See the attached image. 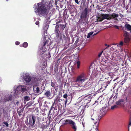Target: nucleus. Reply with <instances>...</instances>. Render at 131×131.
<instances>
[{"mask_svg": "<svg viewBox=\"0 0 131 131\" xmlns=\"http://www.w3.org/2000/svg\"><path fill=\"white\" fill-rule=\"evenodd\" d=\"M35 12L36 14L40 17L45 16L49 13L52 8V4L49 1H43L37 5H34Z\"/></svg>", "mask_w": 131, "mask_h": 131, "instance_id": "nucleus-1", "label": "nucleus"}, {"mask_svg": "<svg viewBox=\"0 0 131 131\" xmlns=\"http://www.w3.org/2000/svg\"><path fill=\"white\" fill-rule=\"evenodd\" d=\"M86 79L84 74L82 73L77 77L76 79L73 81L74 84L77 86H81L82 83Z\"/></svg>", "mask_w": 131, "mask_h": 131, "instance_id": "nucleus-2", "label": "nucleus"}, {"mask_svg": "<svg viewBox=\"0 0 131 131\" xmlns=\"http://www.w3.org/2000/svg\"><path fill=\"white\" fill-rule=\"evenodd\" d=\"M107 112V111L105 107H103L100 111V114L98 116V119L94 123V124H95L96 127V129L97 130H98V127L99 123L100 121L104 116L106 114Z\"/></svg>", "mask_w": 131, "mask_h": 131, "instance_id": "nucleus-3", "label": "nucleus"}, {"mask_svg": "<svg viewBox=\"0 0 131 131\" xmlns=\"http://www.w3.org/2000/svg\"><path fill=\"white\" fill-rule=\"evenodd\" d=\"M63 125L70 126L73 131H76L77 130V126L75 123L71 119H68L64 120Z\"/></svg>", "mask_w": 131, "mask_h": 131, "instance_id": "nucleus-4", "label": "nucleus"}, {"mask_svg": "<svg viewBox=\"0 0 131 131\" xmlns=\"http://www.w3.org/2000/svg\"><path fill=\"white\" fill-rule=\"evenodd\" d=\"M63 125L70 126L73 131H76L77 130V126L75 123L71 119H68L64 120Z\"/></svg>", "mask_w": 131, "mask_h": 131, "instance_id": "nucleus-5", "label": "nucleus"}, {"mask_svg": "<svg viewBox=\"0 0 131 131\" xmlns=\"http://www.w3.org/2000/svg\"><path fill=\"white\" fill-rule=\"evenodd\" d=\"M37 116H35L33 115H32L31 116L29 117L28 122V119L27 118V122L26 121V124L27 126L29 127H32L34 126L36 121V119L37 118Z\"/></svg>", "mask_w": 131, "mask_h": 131, "instance_id": "nucleus-6", "label": "nucleus"}, {"mask_svg": "<svg viewBox=\"0 0 131 131\" xmlns=\"http://www.w3.org/2000/svg\"><path fill=\"white\" fill-rule=\"evenodd\" d=\"M61 97H56L54 99V101L53 103L52 104V106L51 108V109L49 111V113H50L51 111L52 110V108L54 107H53L54 104H55L56 105H58V104H60V103L61 102V101H62L63 100V99H61Z\"/></svg>", "mask_w": 131, "mask_h": 131, "instance_id": "nucleus-7", "label": "nucleus"}, {"mask_svg": "<svg viewBox=\"0 0 131 131\" xmlns=\"http://www.w3.org/2000/svg\"><path fill=\"white\" fill-rule=\"evenodd\" d=\"M59 26L57 25L56 26L54 30V34L56 35V36L58 38L59 37H61L62 34V32L61 30H59Z\"/></svg>", "mask_w": 131, "mask_h": 131, "instance_id": "nucleus-8", "label": "nucleus"}, {"mask_svg": "<svg viewBox=\"0 0 131 131\" xmlns=\"http://www.w3.org/2000/svg\"><path fill=\"white\" fill-rule=\"evenodd\" d=\"M88 8H85V9L81 13L80 18H87V17L88 16Z\"/></svg>", "mask_w": 131, "mask_h": 131, "instance_id": "nucleus-9", "label": "nucleus"}, {"mask_svg": "<svg viewBox=\"0 0 131 131\" xmlns=\"http://www.w3.org/2000/svg\"><path fill=\"white\" fill-rule=\"evenodd\" d=\"M24 80L26 83H28L31 80L30 76L27 74H25L23 76Z\"/></svg>", "mask_w": 131, "mask_h": 131, "instance_id": "nucleus-10", "label": "nucleus"}, {"mask_svg": "<svg viewBox=\"0 0 131 131\" xmlns=\"http://www.w3.org/2000/svg\"><path fill=\"white\" fill-rule=\"evenodd\" d=\"M16 89L18 91H20L22 92H25L27 90L26 89V86L23 85L18 86Z\"/></svg>", "mask_w": 131, "mask_h": 131, "instance_id": "nucleus-11", "label": "nucleus"}, {"mask_svg": "<svg viewBox=\"0 0 131 131\" xmlns=\"http://www.w3.org/2000/svg\"><path fill=\"white\" fill-rule=\"evenodd\" d=\"M41 120V118L39 117L38 116L37 117V120L38 121V126L40 127L43 129H44L46 128L48 126L47 125H41L40 124V121Z\"/></svg>", "mask_w": 131, "mask_h": 131, "instance_id": "nucleus-12", "label": "nucleus"}, {"mask_svg": "<svg viewBox=\"0 0 131 131\" xmlns=\"http://www.w3.org/2000/svg\"><path fill=\"white\" fill-rule=\"evenodd\" d=\"M101 15V16L103 20L106 19L108 20H110L111 19L110 17V15L108 14H102Z\"/></svg>", "mask_w": 131, "mask_h": 131, "instance_id": "nucleus-13", "label": "nucleus"}, {"mask_svg": "<svg viewBox=\"0 0 131 131\" xmlns=\"http://www.w3.org/2000/svg\"><path fill=\"white\" fill-rule=\"evenodd\" d=\"M80 20L81 23V24H82V25H83L84 26H85L88 23V18H80Z\"/></svg>", "mask_w": 131, "mask_h": 131, "instance_id": "nucleus-14", "label": "nucleus"}, {"mask_svg": "<svg viewBox=\"0 0 131 131\" xmlns=\"http://www.w3.org/2000/svg\"><path fill=\"white\" fill-rule=\"evenodd\" d=\"M110 15V17L111 18V19H115V18H117L118 17V14L115 13H113L112 14Z\"/></svg>", "mask_w": 131, "mask_h": 131, "instance_id": "nucleus-15", "label": "nucleus"}, {"mask_svg": "<svg viewBox=\"0 0 131 131\" xmlns=\"http://www.w3.org/2000/svg\"><path fill=\"white\" fill-rule=\"evenodd\" d=\"M51 93L50 91L49 90L48 91H46L44 95H45L47 97L49 98L51 96Z\"/></svg>", "mask_w": 131, "mask_h": 131, "instance_id": "nucleus-16", "label": "nucleus"}, {"mask_svg": "<svg viewBox=\"0 0 131 131\" xmlns=\"http://www.w3.org/2000/svg\"><path fill=\"white\" fill-rule=\"evenodd\" d=\"M51 86L52 87L54 88H57L58 86V85L57 83L56 82H51Z\"/></svg>", "mask_w": 131, "mask_h": 131, "instance_id": "nucleus-17", "label": "nucleus"}, {"mask_svg": "<svg viewBox=\"0 0 131 131\" xmlns=\"http://www.w3.org/2000/svg\"><path fill=\"white\" fill-rule=\"evenodd\" d=\"M124 100L123 99H121L119 100L116 102V104L117 105H119L121 104V102H124Z\"/></svg>", "mask_w": 131, "mask_h": 131, "instance_id": "nucleus-18", "label": "nucleus"}, {"mask_svg": "<svg viewBox=\"0 0 131 131\" xmlns=\"http://www.w3.org/2000/svg\"><path fill=\"white\" fill-rule=\"evenodd\" d=\"M124 40L125 43H127L129 42L130 40L129 37H125L124 38Z\"/></svg>", "mask_w": 131, "mask_h": 131, "instance_id": "nucleus-19", "label": "nucleus"}, {"mask_svg": "<svg viewBox=\"0 0 131 131\" xmlns=\"http://www.w3.org/2000/svg\"><path fill=\"white\" fill-rule=\"evenodd\" d=\"M125 26L126 27V28L129 30H131V26L130 25L127 24L125 25Z\"/></svg>", "mask_w": 131, "mask_h": 131, "instance_id": "nucleus-20", "label": "nucleus"}, {"mask_svg": "<svg viewBox=\"0 0 131 131\" xmlns=\"http://www.w3.org/2000/svg\"><path fill=\"white\" fill-rule=\"evenodd\" d=\"M34 90L36 91L37 93H39L40 92V89L38 87L36 88V87L34 86Z\"/></svg>", "mask_w": 131, "mask_h": 131, "instance_id": "nucleus-21", "label": "nucleus"}, {"mask_svg": "<svg viewBox=\"0 0 131 131\" xmlns=\"http://www.w3.org/2000/svg\"><path fill=\"white\" fill-rule=\"evenodd\" d=\"M24 110V109L22 108L20 110H19L18 111V115L19 116H20L21 115H23V113Z\"/></svg>", "mask_w": 131, "mask_h": 131, "instance_id": "nucleus-22", "label": "nucleus"}, {"mask_svg": "<svg viewBox=\"0 0 131 131\" xmlns=\"http://www.w3.org/2000/svg\"><path fill=\"white\" fill-rule=\"evenodd\" d=\"M91 84L90 83V82H89V81L86 82L83 86L86 87L89 86Z\"/></svg>", "mask_w": 131, "mask_h": 131, "instance_id": "nucleus-23", "label": "nucleus"}, {"mask_svg": "<svg viewBox=\"0 0 131 131\" xmlns=\"http://www.w3.org/2000/svg\"><path fill=\"white\" fill-rule=\"evenodd\" d=\"M48 41L47 40H46L45 39L43 40V47H42V48H43L48 43Z\"/></svg>", "mask_w": 131, "mask_h": 131, "instance_id": "nucleus-24", "label": "nucleus"}, {"mask_svg": "<svg viewBox=\"0 0 131 131\" xmlns=\"http://www.w3.org/2000/svg\"><path fill=\"white\" fill-rule=\"evenodd\" d=\"M12 96L9 95L6 97L5 100H6L7 101L11 100H12Z\"/></svg>", "mask_w": 131, "mask_h": 131, "instance_id": "nucleus-25", "label": "nucleus"}, {"mask_svg": "<svg viewBox=\"0 0 131 131\" xmlns=\"http://www.w3.org/2000/svg\"><path fill=\"white\" fill-rule=\"evenodd\" d=\"M124 36L125 38L129 37L128 33L126 31H124Z\"/></svg>", "mask_w": 131, "mask_h": 131, "instance_id": "nucleus-26", "label": "nucleus"}, {"mask_svg": "<svg viewBox=\"0 0 131 131\" xmlns=\"http://www.w3.org/2000/svg\"><path fill=\"white\" fill-rule=\"evenodd\" d=\"M60 30L62 31V30H64L66 27V25H63L62 24H60Z\"/></svg>", "mask_w": 131, "mask_h": 131, "instance_id": "nucleus-27", "label": "nucleus"}, {"mask_svg": "<svg viewBox=\"0 0 131 131\" xmlns=\"http://www.w3.org/2000/svg\"><path fill=\"white\" fill-rule=\"evenodd\" d=\"M28 46V43L27 42H24L22 45V46L24 48H26Z\"/></svg>", "mask_w": 131, "mask_h": 131, "instance_id": "nucleus-28", "label": "nucleus"}, {"mask_svg": "<svg viewBox=\"0 0 131 131\" xmlns=\"http://www.w3.org/2000/svg\"><path fill=\"white\" fill-rule=\"evenodd\" d=\"M93 33V31H91L90 32H89L88 35L87 36V38H89L90 36L92 35V34Z\"/></svg>", "mask_w": 131, "mask_h": 131, "instance_id": "nucleus-29", "label": "nucleus"}, {"mask_svg": "<svg viewBox=\"0 0 131 131\" xmlns=\"http://www.w3.org/2000/svg\"><path fill=\"white\" fill-rule=\"evenodd\" d=\"M118 107V106L116 105H114V106H111V109L112 110H113L115 108H117Z\"/></svg>", "mask_w": 131, "mask_h": 131, "instance_id": "nucleus-30", "label": "nucleus"}, {"mask_svg": "<svg viewBox=\"0 0 131 131\" xmlns=\"http://www.w3.org/2000/svg\"><path fill=\"white\" fill-rule=\"evenodd\" d=\"M25 100L28 101L30 100V98L28 96H26L24 97Z\"/></svg>", "mask_w": 131, "mask_h": 131, "instance_id": "nucleus-31", "label": "nucleus"}, {"mask_svg": "<svg viewBox=\"0 0 131 131\" xmlns=\"http://www.w3.org/2000/svg\"><path fill=\"white\" fill-rule=\"evenodd\" d=\"M103 20L102 17H98L97 20V21H102Z\"/></svg>", "mask_w": 131, "mask_h": 131, "instance_id": "nucleus-32", "label": "nucleus"}, {"mask_svg": "<svg viewBox=\"0 0 131 131\" xmlns=\"http://www.w3.org/2000/svg\"><path fill=\"white\" fill-rule=\"evenodd\" d=\"M124 44L123 42V41H121L120 42L119 44H118L117 46L118 47H119V46H122Z\"/></svg>", "mask_w": 131, "mask_h": 131, "instance_id": "nucleus-33", "label": "nucleus"}, {"mask_svg": "<svg viewBox=\"0 0 131 131\" xmlns=\"http://www.w3.org/2000/svg\"><path fill=\"white\" fill-rule=\"evenodd\" d=\"M57 97H62V95L61 94V92L60 91H59L58 95H57L56 96Z\"/></svg>", "mask_w": 131, "mask_h": 131, "instance_id": "nucleus-34", "label": "nucleus"}, {"mask_svg": "<svg viewBox=\"0 0 131 131\" xmlns=\"http://www.w3.org/2000/svg\"><path fill=\"white\" fill-rule=\"evenodd\" d=\"M63 97L64 98H65L66 99V102L67 101V98L68 97V95L67 94H65L63 95Z\"/></svg>", "mask_w": 131, "mask_h": 131, "instance_id": "nucleus-35", "label": "nucleus"}, {"mask_svg": "<svg viewBox=\"0 0 131 131\" xmlns=\"http://www.w3.org/2000/svg\"><path fill=\"white\" fill-rule=\"evenodd\" d=\"M80 64V62L79 61H78L77 62V67L78 68H79Z\"/></svg>", "mask_w": 131, "mask_h": 131, "instance_id": "nucleus-36", "label": "nucleus"}, {"mask_svg": "<svg viewBox=\"0 0 131 131\" xmlns=\"http://www.w3.org/2000/svg\"><path fill=\"white\" fill-rule=\"evenodd\" d=\"M3 123L6 125V127H8V126L9 124L7 122H3Z\"/></svg>", "mask_w": 131, "mask_h": 131, "instance_id": "nucleus-37", "label": "nucleus"}, {"mask_svg": "<svg viewBox=\"0 0 131 131\" xmlns=\"http://www.w3.org/2000/svg\"><path fill=\"white\" fill-rule=\"evenodd\" d=\"M35 24L37 25H38V26H39V22L37 21L35 23Z\"/></svg>", "mask_w": 131, "mask_h": 131, "instance_id": "nucleus-38", "label": "nucleus"}, {"mask_svg": "<svg viewBox=\"0 0 131 131\" xmlns=\"http://www.w3.org/2000/svg\"><path fill=\"white\" fill-rule=\"evenodd\" d=\"M103 52V51H102V52H101L99 53L98 56L99 58H100L101 57V55L102 53Z\"/></svg>", "mask_w": 131, "mask_h": 131, "instance_id": "nucleus-39", "label": "nucleus"}, {"mask_svg": "<svg viewBox=\"0 0 131 131\" xmlns=\"http://www.w3.org/2000/svg\"><path fill=\"white\" fill-rule=\"evenodd\" d=\"M20 44V42L18 41H16L15 42V44L17 45H19Z\"/></svg>", "mask_w": 131, "mask_h": 131, "instance_id": "nucleus-40", "label": "nucleus"}, {"mask_svg": "<svg viewBox=\"0 0 131 131\" xmlns=\"http://www.w3.org/2000/svg\"><path fill=\"white\" fill-rule=\"evenodd\" d=\"M79 39L78 38H77L75 42V44H76L77 43L79 42Z\"/></svg>", "mask_w": 131, "mask_h": 131, "instance_id": "nucleus-41", "label": "nucleus"}, {"mask_svg": "<svg viewBox=\"0 0 131 131\" xmlns=\"http://www.w3.org/2000/svg\"><path fill=\"white\" fill-rule=\"evenodd\" d=\"M48 25H47V24L46 25V26L44 27V29H46L47 28H48Z\"/></svg>", "mask_w": 131, "mask_h": 131, "instance_id": "nucleus-42", "label": "nucleus"}, {"mask_svg": "<svg viewBox=\"0 0 131 131\" xmlns=\"http://www.w3.org/2000/svg\"><path fill=\"white\" fill-rule=\"evenodd\" d=\"M114 27H115L116 29H119V28H118V27L116 25H115L114 26Z\"/></svg>", "mask_w": 131, "mask_h": 131, "instance_id": "nucleus-43", "label": "nucleus"}, {"mask_svg": "<svg viewBox=\"0 0 131 131\" xmlns=\"http://www.w3.org/2000/svg\"><path fill=\"white\" fill-rule=\"evenodd\" d=\"M72 74L73 75H75L77 74L76 73L74 72V71H72Z\"/></svg>", "mask_w": 131, "mask_h": 131, "instance_id": "nucleus-44", "label": "nucleus"}, {"mask_svg": "<svg viewBox=\"0 0 131 131\" xmlns=\"http://www.w3.org/2000/svg\"><path fill=\"white\" fill-rule=\"evenodd\" d=\"M75 2L78 4H79L78 0H74Z\"/></svg>", "mask_w": 131, "mask_h": 131, "instance_id": "nucleus-45", "label": "nucleus"}, {"mask_svg": "<svg viewBox=\"0 0 131 131\" xmlns=\"http://www.w3.org/2000/svg\"><path fill=\"white\" fill-rule=\"evenodd\" d=\"M105 46H107V47L106 48H108L110 47V46L108 45H107V44L106 43L105 44Z\"/></svg>", "mask_w": 131, "mask_h": 131, "instance_id": "nucleus-46", "label": "nucleus"}, {"mask_svg": "<svg viewBox=\"0 0 131 131\" xmlns=\"http://www.w3.org/2000/svg\"><path fill=\"white\" fill-rule=\"evenodd\" d=\"M117 94H116V95H115L114 97V98L116 99L117 97Z\"/></svg>", "mask_w": 131, "mask_h": 131, "instance_id": "nucleus-47", "label": "nucleus"}, {"mask_svg": "<svg viewBox=\"0 0 131 131\" xmlns=\"http://www.w3.org/2000/svg\"><path fill=\"white\" fill-rule=\"evenodd\" d=\"M128 95L130 96L131 95V91H129V92Z\"/></svg>", "mask_w": 131, "mask_h": 131, "instance_id": "nucleus-48", "label": "nucleus"}, {"mask_svg": "<svg viewBox=\"0 0 131 131\" xmlns=\"http://www.w3.org/2000/svg\"><path fill=\"white\" fill-rule=\"evenodd\" d=\"M120 17H124L123 15L122 14H120Z\"/></svg>", "mask_w": 131, "mask_h": 131, "instance_id": "nucleus-49", "label": "nucleus"}, {"mask_svg": "<svg viewBox=\"0 0 131 131\" xmlns=\"http://www.w3.org/2000/svg\"><path fill=\"white\" fill-rule=\"evenodd\" d=\"M19 103V102L18 101H17L16 103V104L17 105H18V104Z\"/></svg>", "mask_w": 131, "mask_h": 131, "instance_id": "nucleus-50", "label": "nucleus"}, {"mask_svg": "<svg viewBox=\"0 0 131 131\" xmlns=\"http://www.w3.org/2000/svg\"><path fill=\"white\" fill-rule=\"evenodd\" d=\"M118 44L117 43H113L112 44V45H117Z\"/></svg>", "mask_w": 131, "mask_h": 131, "instance_id": "nucleus-51", "label": "nucleus"}, {"mask_svg": "<svg viewBox=\"0 0 131 131\" xmlns=\"http://www.w3.org/2000/svg\"><path fill=\"white\" fill-rule=\"evenodd\" d=\"M129 126H130L131 125V121H130L129 125Z\"/></svg>", "mask_w": 131, "mask_h": 131, "instance_id": "nucleus-52", "label": "nucleus"}, {"mask_svg": "<svg viewBox=\"0 0 131 131\" xmlns=\"http://www.w3.org/2000/svg\"><path fill=\"white\" fill-rule=\"evenodd\" d=\"M54 108V110H57V107H55Z\"/></svg>", "mask_w": 131, "mask_h": 131, "instance_id": "nucleus-53", "label": "nucleus"}, {"mask_svg": "<svg viewBox=\"0 0 131 131\" xmlns=\"http://www.w3.org/2000/svg\"><path fill=\"white\" fill-rule=\"evenodd\" d=\"M49 56H48V58H50L51 57L50 56V54L49 53Z\"/></svg>", "mask_w": 131, "mask_h": 131, "instance_id": "nucleus-54", "label": "nucleus"}, {"mask_svg": "<svg viewBox=\"0 0 131 131\" xmlns=\"http://www.w3.org/2000/svg\"><path fill=\"white\" fill-rule=\"evenodd\" d=\"M58 90V88H56L55 89V90L56 92H57V90Z\"/></svg>", "mask_w": 131, "mask_h": 131, "instance_id": "nucleus-55", "label": "nucleus"}, {"mask_svg": "<svg viewBox=\"0 0 131 131\" xmlns=\"http://www.w3.org/2000/svg\"><path fill=\"white\" fill-rule=\"evenodd\" d=\"M115 20H117V21H118V19L116 18H115Z\"/></svg>", "mask_w": 131, "mask_h": 131, "instance_id": "nucleus-56", "label": "nucleus"}, {"mask_svg": "<svg viewBox=\"0 0 131 131\" xmlns=\"http://www.w3.org/2000/svg\"><path fill=\"white\" fill-rule=\"evenodd\" d=\"M97 102V103H98V101H95V102L94 103V104H95V103H96Z\"/></svg>", "mask_w": 131, "mask_h": 131, "instance_id": "nucleus-57", "label": "nucleus"}, {"mask_svg": "<svg viewBox=\"0 0 131 131\" xmlns=\"http://www.w3.org/2000/svg\"><path fill=\"white\" fill-rule=\"evenodd\" d=\"M30 102H29V103H28V105H30Z\"/></svg>", "mask_w": 131, "mask_h": 131, "instance_id": "nucleus-58", "label": "nucleus"}, {"mask_svg": "<svg viewBox=\"0 0 131 131\" xmlns=\"http://www.w3.org/2000/svg\"><path fill=\"white\" fill-rule=\"evenodd\" d=\"M98 33H96L95 34H94L93 35V36H94L95 35H96Z\"/></svg>", "mask_w": 131, "mask_h": 131, "instance_id": "nucleus-59", "label": "nucleus"}, {"mask_svg": "<svg viewBox=\"0 0 131 131\" xmlns=\"http://www.w3.org/2000/svg\"><path fill=\"white\" fill-rule=\"evenodd\" d=\"M128 130H129V126H128Z\"/></svg>", "mask_w": 131, "mask_h": 131, "instance_id": "nucleus-60", "label": "nucleus"}, {"mask_svg": "<svg viewBox=\"0 0 131 131\" xmlns=\"http://www.w3.org/2000/svg\"><path fill=\"white\" fill-rule=\"evenodd\" d=\"M9 0H6V1H8Z\"/></svg>", "mask_w": 131, "mask_h": 131, "instance_id": "nucleus-61", "label": "nucleus"}, {"mask_svg": "<svg viewBox=\"0 0 131 131\" xmlns=\"http://www.w3.org/2000/svg\"><path fill=\"white\" fill-rule=\"evenodd\" d=\"M123 84V83H122L121 84V85H122Z\"/></svg>", "mask_w": 131, "mask_h": 131, "instance_id": "nucleus-62", "label": "nucleus"}, {"mask_svg": "<svg viewBox=\"0 0 131 131\" xmlns=\"http://www.w3.org/2000/svg\"><path fill=\"white\" fill-rule=\"evenodd\" d=\"M21 130V129H20V130H19L18 131H20V130Z\"/></svg>", "mask_w": 131, "mask_h": 131, "instance_id": "nucleus-63", "label": "nucleus"}, {"mask_svg": "<svg viewBox=\"0 0 131 131\" xmlns=\"http://www.w3.org/2000/svg\"><path fill=\"white\" fill-rule=\"evenodd\" d=\"M96 131H99V130H97Z\"/></svg>", "mask_w": 131, "mask_h": 131, "instance_id": "nucleus-64", "label": "nucleus"}]
</instances>
